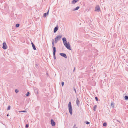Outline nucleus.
Instances as JSON below:
<instances>
[{"label": "nucleus", "mask_w": 128, "mask_h": 128, "mask_svg": "<svg viewBox=\"0 0 128 128\" xmlns=\"http://www.w3.org/2000/svg\"><path fill=\"white\" fill-rule=\"evenodd\" d=\"M3 46L2 48L4 50L6 49L7 48V46L6 45V44L5 42H4L2 44Z\"/></svg>", "instance_id": "obj_3"}, {"label": "nucleus", "mask_w": 128, "mask_h": 128, "mask_svg": "<svg viewBox=\"0 0 128 128\" xmlns=\"http://www.w3.org/2000/svg\"><path fill=\"white\" fill-rule=\"evenodd\" d=\"M113 120V121H114V122L116 123V122H114V120Z\"/></svg>", "instance_id": "obj_39"}, {"label": "nucleus", "mask_w": 128, "mask_h": 128, "mask_svg": "<svg viewBox=\"0 0 128 128\" xmlns=\"http://www.w3.org/2000/svg\"><path fill=\"white\" fill-rule=\"evenodd\" d=\"M20 25V24H16V28H18V27H19Z\"/></svg>", "instance_id": "obj_21"}, {"label": "nucleus", "mask_w": 128, "mask_h": 128, "mask_svg": "<svg viewBox=\"0 0 128 128\" xmlns=\"http://www.w3.org/2000/svg\"><path fill=\"white\" fill-rule=\"evenodd\" d=\"M76 104H77V106H79L80 104V101L78 99V98L76 100Z\"/></svg>", "instance_id": "obj_12"}, {"label": "nucleus", "mask_w": 128, "mask_h": 128, "mask_svg": "<svg viewBox=\"0 0 128 128\" xmlns=\"http://www.w3.org/2000/svg\"><path fill=\"white\" fill-rule=\"evenodd\" d=\"M21 112H26V110H23V111H21Z\"/></svg>", "instance_id": "obj_35"}, {"label": "nucleus", "mask_w": 128, "mask_h": 128, "mask_svg": "<svg viewBox=\"0 0 128 128\" xmlns=\"http://www.w3.org/2000/svg\"><path fill=\"white\" fill-rule=\"evenodd\" d=\"M64 84V82H62V86H63Z\"/></svg>", "instance_id": "obj_29"}, {"label": "nucleus", "mask_w": 128, "mask_h": 128, "mask_svg": "<svg viewBox=\"0 0 128 128\" xmlns=\"http://www.w3.org/2000/svg\"><path fill=\"white\" fill-rule=\"evenodd\" d=\"M96 107H97V105H95L94 106V108H93V110L94 111H96Z\"/></svg>", "instance_id": "obj_14"}, {"label": "nucleus", "mask_w": 128, "mask_h": 128, "mask_svg": "<svg viewBox=\"0 0 128 128\" xmlns=\"http://www.w3.org/2000/svg\"><path fill=\"white\" fill-rule=\"evenodd\" d=\"M58 41L56 39H55L54 43L55 44Z\"/></svg>", "instance_id": "obj_28"}, {"label": "nucleus", "mask_w": 128, "mask_h": 128, "mask_svg": "<svg viewBox=\"0 0 128 128\" xmlns=\"http://www.w3.org/2000/svg\"><path fill=\"white\" fill-rule=\"evenodd\" d=\"M74 90L75 92V93H76V89L74 87Z\"/></svg>", "instance_id": "obj_31"}, {"label": "nucleus", "mask_w": 128, "mask_h": 128, "mask_svg": "<svg viewBox=\"0 0 128 128\" xmlns=\"http://www.w3.org/2000/svg\"><path fill=\"white\" fill-rule=\"evenodd\" d=\"M56 51H53V56H55Z\"/></svg>", "instance_id": "obj_26"}, {"label": "nucleus", "mask_w": 128, "mask_h": 128, "mask_svg": "<svg viewBox=\"0 0 128 128\" xmlns=\"http://www.w3.org/2000/svg\"><path fill=\"white\" fill-rule=\"evenodd\" d=\"M49 10L47 12L44 13L43 14V17H46V16H47L48 15V14Z\"/></svg>", "instance_id": "obj_10"}, {"label": "nucleus", "mask_w": 128, "mask_h": 128, "mask_svg": "<svg viewBox=\"0 0 128 128\" xmlns=\"http://www.w3.org/2000/svg\"><path fill=\"white\" fill-rule=\"evenodd\" d=\"M30 93L29 92H27L26 94V96H28L30 95Z\"/></svg>", "instance_id": "obj_19"}, {"label": "nucleus", "mask_w": 128, "mask_h": 128, "mask_svg": "<svg viewBox=\"0 0 128 128\" xmlns=\"http://www.w3.org/2000/svg\"><path fill=\"white\" fill-rule=\"evenodd\" d=\"M86 124H89L90 123V122H89L87 121L86 122Z\"/></svg>", "instance_id": "obj_30"}, {"label": "nucleus", "mask_w": 128, "mask_h": 128, "mask_svg": "<svg viewBox=\"0 0 128 128\" xmlns=\"http://www.w3.org/2000/svg\"><path fill=\"white\" fill-rule=\"evenodd\" d=\"M69 111L70 114L72 115V106L71 103L69 102L68 104Z\"/></svg>", "instance_id": "obj_1"}, {"label": "nucleus", "mask_w": 128, "mask_h": 128, "mask_svg": "<svg viewBox=\"0 0 128 128\" xmlns=\"http://www.w3.org/2000/svg\"><path fill=\"white\" fill-rule=\"evenodd\" d=\"M50 122L52 126H54L55 125L56 123L54 122L53 120L51 119L50 120Z\"/></svg>", "instance_id": "obj_7"}, {"label": "nucleus", "mask_w": 128, "mask_h": 128, "mask_svg": "<svg viewBox=\"0 0 128 128\" xmlns=\"http://www.w3.org/2000/svg\"><path fill=\"white\" fill-rule=\"evenodd\" d=\"M75 128H77V127H76Z\"/></svg>", "instance_id": "obj_40"}, {"label": "nucleus", "mask_w": 128, "mask_h": 128, "mask_svg": "<svg viewBox=\"0 0 128 128\" xmlns=\"http://www.w3.org/2000/svg\"><path fill=\"white\" fill-rule=\"evenodd\" d=\"M29 126V124H26L25 126L26 128H28Z\"/></svg>", "instance_id": "obj_24"}, {"label": "nucleus", "mask_w": 128, "mask_h": 128, "mask_svg": "<svg viewBox=\"0 0 128 128\" xmlns=\"http://www.w3.org/2000/svg\"><path fill=\"white\" fill-rule=\"evenodd\" d=\"M117 121L118 122H119L120 123H121V122H120V121H119V120H117Z\"/></svg>", "instance_id": "obj_36"}, {"label": "nucleus", "mask_w": 128, "mask_h": 128, "mask_svg": "<svg viewBox=\"0 0 128 128\" xmlns=\"http://www.w3.org/2000/svg\"><path fill=\"white\" fill-rule=\"evenodd\" d=\"M58 26L55 27L54 28V33L56 32H57V31L58 30Z\"/></svg>", "instance_id": "obj_9"}, {"label": "nucleus", "mask_w": 128, "mask_h": 128, "mask_svg": "<svg viewBox=\"0 0 128 128\" xmlns=\"http://www.w3.org/2000/svg\"><path fill=\"white\" fill-rule=\"evenodd\" d=\"M124 99L125 100H128V96H124Z\"/></svg>", "instance_id": "obj_17"}, {"label": "nucleus", "mask_w": 128, "mask_h": 128, "mask_svg": "<svg viewBox=\"0 0 128 128\" xmlns=\"http://www.w3.org/2000/svg\"><path fill=\"white\" fill-rule=\"evenodd\" d=\"M62 37V35H59L57 36L56 38H55V39H56L58 41L60 40V38Z\"/></svg>", "instance_id": "obj_4"}, {"label": "nucleus", "mask_w": 128, "mask_h": 128, "mask_svg": "<svg viewBox=\"0 0 128 128\" xmlns=\"http://www.w3.org/2000/svg\"><path fill=\"white\" fill-rule=\"evenodd\" d=\"M111 106L113 108H114V104L113 102H111Z\"/></svg>", "instance_id": "obj_15"}, {"label": "nucleus", "mask_w": 128, "mask_h": 128, "mask_svg": "<svg viewBox=\"0 0 128 128\" xmlns=\"http://www.w3.org/2000/svg\"><path fill=\"white\" fill-rule=\"evenodd\" d=\"M54 56V59L55 60H56V57L55 56Z\"/></svg>", "instance_id": "obj_33"}, {"label": "nucleus", "mask_w": 128, "mask_h": 128, "mask_svg": "<svg viewBox=\"0 0 128 128\" xmlns=\"http://www.w3.org/2000/svg\"><path fill=\"white\" fill-rule=\"evenodd\" d=\"M60 55L62 56L64 58H67V56L66 54L65 53H60Z\"/></svg>", "instance_id": "obj_6"}, {"label": "nucleus", "mask_w": 128, "mask_h": 128, "mask_svg": "<svg viewBox=\"0 0 128 128\" xmlns=\"http://www.w3.org/2000/svg\"><path fill=\"white\" fill-rule=\"evenodd\" d=\"M52 47L54 46V42L52 43Z\"/></svg>", "instance_id": "obj_32"}, {"label": "nucleus", "mask_w": 128, "mask_h": 128, "mask_svg": "<svg viewBox=\"0 0 128 128\" xmlns=\"http://www.w3.org/2000/svg\"><path fill=\"white\" fill-rule=\"evenodd\" d=\"M100 6H97L95 8L94 11L96 12H99L100 11Z\"/></svg>", "instance_id": "obj_5"}, {"label": "nucleus", "mask_w": 128, "mask_h": 128, "mask_svg": "<svg viewBox=\"0 0 128 128\" xmlns=\"http://www.w3.org/2000/svg\"><path fill=\"white\" fill-rule=\"evenodd\" d=\"M15 92L16 93H17L18 92V90L17 89H16L15 90Z\"/></svg>", "instance_id": "obj_27"}, {"label": "nucleus", "mask_w": 128, "mask_h": 128, "mask_svg": "<svg viewBox=\"0 0 128 128\" xmlns=\"http://www.w3.org/2000/svg\"><path fill=\"white\" fill-rule=\"evenodd\" d=\"M75 68H74V70H73V72H74V71L75 70Z\"/></svg>", "instance_id": "obj_38"}, {"label": "nucleus", "mask_w": 128, "mask_h": 128, "mask_svg": "<svg viewBox=\"0 0 128 128\" xmlns=\"http://www.w3.org/2000/svg\"><path fill=\"white\" fill-rule=\"evenodd\" d=\"M107 125V124L106 122H104L103 124V126H106Z\"/></svg>", "instance_id": "obj_18"}, {"label": "nucleus", "mask_w": 128, "mask_h": 128, "mask_svg": "<svg viewBox=\"0 0 128 128\" xmlns=\"http://www.w3.org/2000/svg\"><path fill=\"white\" fill-rule=\"evenodd\" d=\"M31 44L32 45V46L34 50H36V47H35V45L34 44H33V43L32 42H31Z\"/></svg>", "instance_id": "obj_11"}, {"label": "nucleus", "mask_w": 128, "mask_h": 128, "mask_svg": "<svg viewBox=\"0 0 128 128\" xmlns=\"http://www.w3.org/2000/svg\"><path fill=\"white\" fill-rule=\"evenodd\" d=\"M64 44L68 49L70 50H71L70 47V45L69 42H67V43H66V44Z\"/></svg>", "instance_id": "obj_2"}, {"label": "nucleus", "mask_w": 128, "mask_h": 128, "mask_svg": "<svg viewBox=\"0 0 128 128\" xmlns=\"http://www.w3.org/2000/svg\"><path fill=\"white\" fill-rule=\"evenodd\" d=\"M95 98L96 100V101H98V98L97 97V96L95 97Z\"/></svg>", "instance_id": "obj_25"}, {"label": "nucleus", "mask_w": 128, "mask_h": 128, "mask_svg": "<svg viewBox=\"0 0 128 128\" xmlns=\"http://www.w3.org/2000/svg\"><path fill=\"white\" fill-rule=\"evenodd\" d=\"M34 92L35 93H36L37 94H38V91L36 89L34 90Z\"/></svg>", "instance_id": "obj_20"}, {"label": "nucleus", "mask_w": 128, "mask_h": 128, "mask_svg": "<svg viewBox=\"0 0 128 128\" xmlns=\"http://www.w3.org/2000/svg\"><path fill=\"white\" fill-rule=\"evenodd\" d=\"M80 7L79 6H77L76 8H74L73 10H72V11H74L78 10L80 8Z\"/></svg>", "instance_id": "obj_13"}, {"label": "nucleus", "mask_w": 128, "mask_h": 128, "mask_svg": "<svg viewBox=\"0 0 128 128\" xmlns=\"http://www.w3.org/2000/svg\"><path fill=\"white\" fill-rule=\"evenodd\" d=\"M9 116V114H7V115H6V116Z\"/></svg>", "instance_id": "obj_37"}, {"label": "nucleus", "mask_w": 128, "mask_h": 128, "mask_svg": "<svg viewBox=\"0 0 128 128\" xmlns=\"http://www.w3.org/2000/svg\"><path fill=\"white\" fill-rule=\"evenodd\" d=\"M10 106H8V108L7 109V110H10Z\"/></svg>", "instance_id": "obj_22"}, {"label": "nucleus", "mask_w": 128, "mask_h": 128, "mask_svg": "<svg viewBox=\"0 0 128 128\" xmlns=\"http://www.w3.org/2000/svg\"><path fill=\"white\" fill-rule=\"evenodd\" d=\"M52 43L54 42V39H52Z\"/></svg>", "instance_id": "obj_34"}, {"label": "nucleus", "mask_w": 128, "mask_h": 128, "mask_svg": "<svg viewBox=\"0 0 128 128\" xmlns=\"http://www.w3.org/2000/svg\"><path fill=\"white\" fill-rule=\"evenodd\" d=\"M62 40L64 44H66V43H67L66 39V38L65 37L63 38H62Z\"/></svg>", "instance_id": "obj_8"}, {"label": "nucleus", "mask_w": 128, "mask_h": 128, "mask_svg": "<svg viewBox=\"0 0 128 128\" xmlns=\"http://www.w3.org/2000/svg\"><path fill=\"white\" fill-rule=\"evenodd\" d=\"M52 47L53 48V51H56V47H55V46H54V47Z\"/></svg>", "instance_id": "obj_23"}, {"label": "nucleus", "mask_w": 128, "mask_h": 128, "mask_svg": "<svg viewBox=\"0 0 128 128\" xmlns=\"http://www.w3.org/2000/svg\"><path fill=\"white\" fill-rule=\"evenodd\" d=\"M39 65L38 64H36L35 65V67L37 69H38V66Z\"/></svg>", "instance_id": "obj_16"}]
</instances>
